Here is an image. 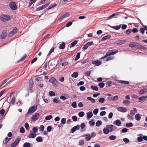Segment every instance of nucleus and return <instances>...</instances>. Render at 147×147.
<instances>
[{
    "label": "nucleus",
    "instance_id": "nucleus-40",
    "mask_svg": "<svg viewBox=\"0 0 147 147\" xmlns=\"http://www.w3.org/2000/svg\"><path fill=\"white\" fill-rule=\"evenodd\" d=\"M26 58V55L23 56L20 60L18 61V63L20 61H23Z\"/></svg>",
    "mask_w": 147,
    "mask_h": 147
},
{
    "label": "nucleus",
    "instance_id": "nucleus-30",
    "mask_svg": "<svg viewBox=\"0 0 147 147\" xmlns=\"http://www.w3.org/2000/svg\"><path fill=\"white\" fill-rule=\"evenodd\" d=\"M10 139L11 138H8L7 137H6L5 139V140L3 141V144H7Z\"/></svg>",
    "mask_w": 147,
    "mask_h": 147
},
{
    "label": "nucleus",
    "instance_id": "nucleus-44",
    "mask_svg": "<svg viewBox=\"0 0 147 147\" xmlns=\"http://www.w3.org/2000/svg\"><path fill=\"white\" fill-rule=\"evenodd\" d=\"M21 140V138H17L16 139L15 141H14V142L17 144L18 145L20 142Z\"/></svg>",
    "mask_w": 147,
    "mask_h": 147
},
{
    "label": "nucleus",
    "instance_id": "nucleus-46",
    "mask_svg": "<svg viewBox=\"0 0 147 147\" xmlns=\"http://www.w3.org/2000/svg\"><path fill=\"white\" fill-rule=\"evenodd\" d=\"M102 124L101 121H100L98 120L96 123V125L97 127H99L100 125Z\"/></svg>",
    "mask_w": 147,
    "mask_h": 147
},
{
    "label": "nucleus",
    "instance_id": "nucleus-57",
    "mask_svg": "<svg viewBox=\"0 0 147 147\" xmlns=\"http://www.w3.org/2000/svg\"><path fill=\"white\" fill-rule=\"evenodd\" d=\"M16 98L14 97H13L11 100V102L12 105H13L14 104Z\"/></svg>",
    "mask_w": 147,
    "mask_h": 147
},
{
    "label": "nucleus",
    "instance_id": "nucleus-19",
    "mask_svg": "<svg viewBox=\"0 0 147 147\" xmlns=\"http://www.w3.org/2000/svg\"><path fill=\"white\" fill-rule=\"evenodd\" d=\"M146 92H147V88H144L140 90L139 92V94H142Z\"/></svg>",
    "mask_w": 147,
    "mask_h": 147
},
{
    "label": "nucleus",
    "instance_id": "nucleus-59",
    "mask_svg": "<svg viewBox=\"0 0 147 147\" xmlns=\"http://www.w3.org/2000/svg\"><path fill=\"white\" fill-rule=\"evenodd\" d=\"M38 130V128L36 127H34L32 128V131L34 133H36Z\"/></svg>",
    "mask_w": 147,
    "mask_h": 147
},
{
    "label": "nucleus",
    "instance_id": "nucleus-3",
    "mask_svg": "<svg viewBox=\"0 0 147 147\" xmlns=\"http://www.w3.org/2000/svg\"><path fill=\"white\" fill-rule=\"evenodd\" d=\"M0 18L1 21L5 22L10 20V17L8 15H2L0 16Z\"/></svg>",
    "mask_w": 147,
    "mask_h": 147
},
{
    "label": "nucleus",
    "instance_id": "nucleus-49",
    "mask_svg": "<svg viewBox=\"0 0 147 147\" xmlns=\"http://www.w3.org/2000/svg\"><path fill=\"white\" fill-rule=\"evenodd\" d=\"M121 27V25H120L117 26H114L113 27V28L115 30H119Z\"/></svg>",
    "mask_w": 147,
    "mask_h": 147
},
{
    "label": "nucleus",
    "instance_id": "nucleus-9",
    "mask_svg": "<svg viewBox=\"0 0 147 147\" xmlns=\"http://www.w3.org/2000/svg\"><path fill=\"white\" fill-rule=\"evenodd\" d=\"M39 117V115L38 113H36L34 115L31 117V120L32 121H35L37 120Z\"/></svg>",
    "mask_w": 147,
    "mask_h": 147
},
{
    "label": "nucleus",
    "instance_id": "nucleus-58",
    "mask_svg": "<svg viewBox=\"0 0 147 147\" xmlns=\"http://www.w3.org/2000/svg\"><path fill=\"white\" fill-rule=\"evenodd\" d=\"M68 65V62L67 61H65L61 63V65L62 66H65Z\"/></svg>",
    "mask_w": 147,
    "mask_h": 147
},
{
    "label": "nucleus",
    "instance_id": "nucleus-20",
    "mask_svg": "<svg viewBox=\"0 0 147 147\" xmlns=\"http://www.w3.org/2000/svg\"><path fill=\"white\" fill-rule=\"evenodd\" d=\"M136 45H138V43L134 42H131L129 44V47L131 48H133L135 47Z\"/></svg>",
    "mask_w": 147,
    "mask_h": 147
},
{
    "label": "nucleus",
    "instance_id": "nucleus-15",
    "mask_svg": "<svg viewBox=\"0 0 147 147\" xmlns=\"http://www.w3.org/2000/svg\"><path fill=\"white\" fill-rule=\"evenodd\" d=\"M113 124L116 125L117 126H120L121 124V122L120 120L117 119L114 121Z\"/></svg>",
    "mask_w": 147,
    "mask_h": 147
},
{
    "label": "nucleus",
    "instance_id": "nucleus-7",
    "mask_svg": "<svg viewBox=\"0 0 147 147\" xmlns=\"http://www.w3.org/2000/svg\"><path fill=\"white\" fill-rule=\"evenodd\" d=\"M9 6L10 8L13 10L16 9L17 8L16 3L13 2H11L9 3Z\"/></svg>",
    "mask_w": 147,
    "mask_h": 147
},
{
    "label": "nucleus",
    "instance_id": "nucleus-27",
    "mask_svg": "<svg viewBox=\"0 0 147 147\" xmlns=\"http://www.w3.org/2000/svg\"><path fill=\"white\" fill-rule=\"evenodd\" d=\"M87 117L88 118H91L93 116V113L92 112H89L87 113Z\"/></svg>",
    "mask_w": 147,
    "mask_h": 147
},
{
    "label": "nucleus",
    "instance_id": "nucleus-45",
    "mask_svg": "<svg viewBox=\"0 0 147 147\" xmlns=\"http://www.w3.org/2000/svg\"><path fill=\"white\" fill-rule=\"evenodd\" d=\"M80 53L79 52L76 55V57L75 59V61L78 60L80 58Z\"/></svg>",
    "mask_w": 147,
    "mask_h": 147
},
{
    "label": "nucleus",
    "instance_id": "nucleus-64",
    "mask_svg": "<svg viewBox=\"0 0 147 147\" xmlns=\"http://www.w3.org/2000/svg\"><path fill=\"white\" fill-rule=\"evenodd\" d=\"M143 137L139 136L137 138V140L139 142H141L143 140Z\"/></svg>",
    "mask_w": 147,
    "mask_h": 147
},
{
    "label": "nucleus",
    "instance_id": "nucleus-6",
    "mask_svg": "<svg viewBox=\"0 0 147 147\" xmlns=\"http://www.w3.org/2000/svg\"><path fill=\"white\" fill-rule=\"evenodd\" d=\"M120 14V12H117L115 13H113L107 18V20H109L114 18H116L118 17Z\"/></svg>",
    "mask_w": 147,
    "mask_h": 147
},
{
    "label": "nucleus",
    "instance_id": "nucleus-1",
    "mask_svg": "<svg viewBox=\"0 0 147 147\" xmlns=\"http://www.w3.org/2000/svg\"><path fill=\"white\" fill-rule=\"evenodd\" d=\"M114 126L112 125H108L106 128H104L103 129V133L105 134H108L109 132L113 131V128Z\"/></svg>",
    "mask_w": 147,
    "mask_h": 147
},
{
    "label": "nucleus",
    "instance_id": "nucleus-50",
    "mask_svg": "<svg viewBox=\"0 0 147 147\" xmlns=\"http://www.w3.org/2000/svg\"><path fill=\"white\" fill-rule=\"evenodd\" d=\"M25 131L24 128L23 127H20V132L21 133H24Z\"/></svg>",
    "mask_w": 147,
    "mask_h": 147
},
{
    "label": "nucleus",
    "instance_id": "nucleus-12",
    "mask_svg": "<svg viewBox=\"0 0 147 147\" xmlns=\"http://www.w3.org/2000/svg\"><path fill=\"white\" fill-rule=\"evenodd\" d=\"M117 110L121 112H126L127 111V109L125 107H119L117 109Z\"/></svg>",
    "mask_w": 147,
    "mask_h": 147
},
{
    "label": "nucleus",
    "instance_id": "nucleus-33",
    "mask_svg": "<svg viewBox=\"0 0 147 147\" xmlns=\"http://www.w3.org/2000/svg\"><path fill=\"white\" fill-rule=\"evenodd\" d=\"M133 126V124L131 122L127 123L126 124V126L127 127H131Z\"/></svg>",
    "mask_w": 147,
    "mask_h": 147
},
{
    "label": "nucleus",
    "instance_id": "nucleus-24",
    "mask_svg": "<svg viewBox=\"0 0 147 147\" xmlns=\"http://www.w3.org/2000/svg\"><path fill=\"white\" fill-rule=\"evenodd\" d=\"M78 76V73L76 72H74L71 75L72 77H74L75 78H77Z\"/></svg>",
    "mask_w": 147,
    "mask_h": 147
},
{
    "label": "nucleus",
    "instance_id": "nucleus-17",
    "mask_svg": "<svg viewBox=\"0 0 147 147\" xmlns=\"http://www.w3.org/2000/svg\"><path fill=\"white\" fill-rule=\"evenodd\" d=\"M32 131H30V132L31 134L28 135V137L30 138H34L36 136V134L35 133H32Z\"/></svg>",
    "mask_w": 147,
    "mask_h": 147
},
{
    "label": "nucleus",
    "instance_id": "nucleus-16",
    "mask_svg": "<svg viewBox=\"0 0 147 147\" xmlns=\"http://www.w3.org/2000/svg\"><path fill=\"white\" fill-rule=\"evenodd\" d=\"M138 100L139 102L142 103L146 100V98L145 96H142L139 97Z\"/></svg>",
    "mask_w": 147,
    "mask_h": 147
},
{
    "label": "nucleus",
    "instance_id": "nucleus-13",
    "mask_svg": "<svg viewBox=\"0 0 147 147\" xmlns=\"http://www.w3.org/2000/svg\"><path fill=\"white\" fill-rule=\"evenodd\" d=\"M92 63L93 64H94L96 66H98L101 64L102 63L99 60H97V61H93L92 60Z\"/></svg>",
    "mask_w": 147,
    "mask_h": 147
},
{
    "label": "nucleus",
    "instance_id": "nucleus-14",
    "mask_svg": "<svg viewBox=\"0 0 147 147\" xmlns=\"http://www.w3.org/2000/svg\"><path fill=\"white\" fill-rule=\"evenodd\" d=\"M133 110H131L130 111V114L132 116H134L137 112V110L136 108H133Z\"/></svg>",
    "mask_w": 147,
    "mask_h": 147
},
{
    "label": "nucleus",
    "instance_id": "nucleus-18",
    "mask_svg": "<svg viewBox=\"0 0 147 147\" xmlns=\"http://www.w3.org/2000/svg\"><path fill=\"white\" fill-rule=\"evenodd\" d=\"M111 37L110 35H108L103 37L101 39V41H104L108 39H110Z\"/></svg>",
    "mask_w": 147,
    "mask_h": 147
},
{
    "label": "nucleus",
    "instance_id": "nucleus-22",
    "mask_svg": "<svg viewBox=\"0 0 147 147\" xmlns=\"http://www.w3.org/2000/svg\"><path fill=\"white\" fill-rule=\"evenodd\" d=\"M86 127V125L85 123H81L80 125V127L82 129V130H81V131H84L85 130V129L83 130V129H84Z\"/></svg>",
    "mask_w": 147,
    "mask_h": 147
},
{
    "label": "nucleus",
    "instance_id": "nucleus-51",
    "mask_svg": "<svg viewBox=\"0 0 147 147\" xmlns=\"http://www.w3.org/2000/svg\"><path fill=\"white\" fill-rule=\"evenodd\" d=\"M128 129L126 128H123L121 131V133H125L127 131Z\"/></svg>",
    "mask_w": 147,
    "mask_h": 147
},
{
    "label": "nucleus",
    "instance_id": "nucleus-53",
    "mask_svg": "<svg viewBox=\"0 0 147 147\" xmlns=\"http://www.w3.org/2000/svg\"><path fill=\"white\" fill-rule=\"evenodd\" d=\"M49 94L50 96H53L55 95V93L53 91L49 92Z\"/></svg>",
    "mask_w": 147,
    "mask_h": 147
},
{
    "label": "nucleus",
    "instance_id": "nucleus-31",
    "mask_svg": "<svg viewBox=\"0 0 147 147\" xmlns=\"http://www.w3.org/2000/svg\"><path fill=\"white\" fill-rule=\"evenodd\" d=\"M57 5L56 3L52 4V5H50L48 7L47 9H51L53 8V7L56 6Z\"/></svg>",
    "mask_w": 147,
    "mask_h": 147
},
{
    "label": "nucleus",
    "instance_id": "nucleus-62",
    "mask_svg": "<svg viewBox=\"0 0 147 147\" xmlns=\"http://www.w3.org/2000/svg\"><path fill=\"white\" fill-rule=\"evenodd\" d=\"M5 111V110L3 109H2L0 110V114L1 115V116H3L4 115Z\"/></svg>",
    "mask_w": 147,
    "mask_h": 147
},
{
    "label": "nucleus",
    "instance_id": "nucleus-11",
    "mask_svg": "<svg viewBox=\"0 0 147 147\" xmlns=\"http://www.w3.org/2000/svg\"><path fill=\"white\" fill-rule=\"evenodd\" d=\"M7 32L5 30H4L2 32V33L0 36V38L1 39H3L5 38L7 35Z\"/></svg>",
    "mask_w": 147,
    "mask_h": 147
},
{
    "label": "nucleus",
    "instance_id": "nucleus-34",
    "mask_svg": "<svg viewBox=\"0 0 147 147\" xmlns=\"http://www.w3.org/2000/svg\"><path fill=\"white\" fill-rule=\"evenodd\" d=\"M87 99L90 100L91 102L93 103H94L95 102V100L93 98L90 97H88L87 98Z\"/></svg>",
    "mask_w": 147,
    "mask_h": 147
},
{
    "label": "nucleus",
    "instance_id": "nucleus-2",
    "mask_svg": "<svg viewBox=\"0 0 147 147\" xmlns=\"http://www.w3.org/2000/svg\"><path fill=\"white\" fill-rule=\"evenodd\" d=\"M49 82L53 84V86L54 87H57L58 86V82L56 79L54 77H52L49 80Z\"/></svg>",
    "mask_w": 147,
    "mask_h": 147
},
{
    "label": "nucleus",
    "instance_id": "nucleus-36",
    "mask_svg": "<svg viewBox=\"0 0 147 147\" xmlns=\"http://www.w3.org/2000/svg\"><path fill=\"white\" fill-rule=\"evenodd\" d=\"M91 136L90 134H86V136L85 137V140L87 141H88L90 140Z\"/></svg>",
    "mask_w": 147,
    "mask_h": 147
},
{
    "label": "nucleus",
    "instance_id": "nucleus-42",
    "mask_svg": "<svg viewBox=\"0 0 147 147\" xmlns=\"http://www.w3.org/2000/svg\"><path fill=\"white\" fill-rule=\"evenodd\" d=\"M98 100L99 102L102 103H104L105 101V99L103 97L100 98Z\"/></svg>",
    "mask_w": 147,
    "mask_h": 147
},
{
    "label": "nucleus",
    "instance_id": "nucleus-10",
    "mask_svg": "<svg viewBox=\"0 0 147 147\" xmlns=\"http://www.w3.org/2000/svg\"><path fill=\"white\" fill-rule=\"evenodd\" d=\"M80 128V126L79 125H78L72 128L71 129V132L72 133H74L76 130H79Z\"/></svg>",
    "mask_w": 147,
    "mask_h": 147
},
{
    "label": "nucleus",
    "instance_id": "nucleus-47",
    "mask_svg": "<svg viewBox=\"0 0 147 147\" xmlns=\"http://www.w3.org/2000/svg\"><path fill=\"white\" fill-rule=\"evenodd\" d=\"M52 117V115H48V116H47L45 117V119L46 120H49L51 119Z\"/></svg>",
    "mask_w": 147,
    "mask_h": 147
},
{
    "label": "nucleus",
    "instance_id": "nucleus-38",
    "mask_svg": "<svg viewBox=\"0 0 147 147\" xmlns=\"http://www.w3.org/2000/svg\"><path fill=\"white\" fill-rule=\"evenodd\" d=\"M65 44L64 42H63V43L61 44L59 46V48L60 49H63L65 47Z\"/></svg>",
    "mask_w": 147,
    "mask_h": 147
},
{
    "label": "nucleus",
    "instance_id": "nucleus-56",
    "mask_svg": "<svg viewBox=\"0 0 147 147\" xmlns=\"http://www.w3.org/2000/svg\"><path fill=\"white\" fill-rule=\"evenodd\" d=\"M54 47H52L51 49H50V51H49V52L48 54L47 55L48 56H49L51 54L53 51L54 50Z\"/></svg>",
    "mask_w": 147,
    "mask_h": 147
},
{
    "label": "nucleus",
    "instance_id": "nucleus-28",
    "mask_svg": "<svg viewBox=\"0 0 147 147\" xmlns=\"http://www.w3.org/2000/svg\"><path fill=\"white\" fill-rule=\"evenodd\" d=\"M116 136L114 135H111L109 136V139L111 140H114L116 139Z\"/></svg>",
    "mask_w": 147,
    "mask_h": 147
},
{
    "label": "nucleus",
    "instance_id": "nucleus-60",
    "mask_svg": "<svg viewBox=\"0 0 147 147\" xmlns=\"http://www.w3.org/2000/svg\"><path fill=\"white\" fill-rule=\"evenodd\" d=\"M52 129V126H49L47 127V131L48 132H50L51 131Z\"/></svg>",
    "mask_w": 147,
    "mask_h": 147
},
{
    "label": "nucleus",
    "instance_id": "nucleus-26",
    "mask_svg": "<svg viewBox=\"0 0 147 147\" xmlns=\"http://www.w3.org/2000/svg\"><path fill=\"white\" fill-rule=\"evenodd\" d=\"M36 140L38 142H42L43 140L41 137L38 136L36 138Z\"/></svg>",
    "mask_w": 147,
    "mask_h": 147
},
{
    "label": "nucleus",
    "instance_id": "nucleus-37",
    "mask_svg": "<svg viewBox=\"0 0 147 147\" xmlns=\"http://www.w3.org/2000/svg\"><path fill=\"white\" fill-rule=\"evenodd\" d=\"M70 16V14L69 13H66L64 14L61 17H62V19H64L65 18H67L69 16Z\"/></svg>",
    "mask_w": 147,
    "mask_h": 147
},
{
    "label": "nucleus",
    "instance_id": "nucleus-23",
    "mask_svg": "<svg viewBox=\"0 0 147 147\" xmlns=\"http://www.w3.org/2000/svg\"><path fill=\"white\" fill-rule=\"evenodd\" d=\"M78 42V41L77 40H76L71 42V46H70V47L71 48L72 47H74L77 43Z\"/></svg>",
    "mask_w": 147,
    "mask_h": 147
},
{
    "label": "nucleus",
    "instance_id": "nucleus-54",
    "mask_svg": "<svg viewBox=\"0 0 147 147\" xmlns=\"http://www.w3.org/2000/svg\"><path fill=\"white\" fill-rule=\"evenodd\" d=\"M98 85L101 88H102L105 86V84L103 82H101L98 84Z\"/></svg>",
    "mask_w": 147,
    "mask_h": 147
},
{
    "label": "nucleus",
    "instance_id": "nucleus-43",
    "mask_svg": "<svg viewBox=\"0 0 147 147\" xmlns=\"http://www.w3.org/2000/svg\"><path fill=\"white\" fill-rule=\"evenodd\" d=\"M84 144V140H80L79 141V146H83Z\"/></svg>",
    "mask_w": 147,
    "mask_h": 147
},
{
    "label": "nucleus",
    "instance_id": "nucleus-32",
    "mask_svg": "<svg viewBox=\"0 0 147 147\" xmlns=\"http://www.w3.org/2000/svg\"><path fill=\"white\" fill-rule=\"evenodd\" d=\"M31 144L29 142H25L23 144V147H30Z\"/></svg>",
    "mask_w": 147,
    "mask_h": 147
},
{
    "label": "nucleus",
    "instance_id": "nucleus-41",
    "mask_svg": "<svg viewBox=\"0 0 147 147\" xmlns=\"http://www.w3.org/2000/svg\"><path fill=\"white\" fill-rule=\"evenodd\" d=\"M71 106L74 108H76L77 107V103L76 101L74 102L71 104Z\"/></svg>",
    "mask_w": 147,
    "mask_h": 147
},
{
    "label": "nucleus",
    "instance_id": "nucleus-25",
    "mask_svg": "<svg viewBox=\"0 0 147 147\" xmlns=\"http://www.w3.org/2000/svg\"><path fill=\"white\" fill-rule=\"evenodd\" d=\"M123 103L126 106H128L130 104V102L129 101L127 100H125L123 101Z\"/></svg>",
    "mask_w": 147,
    "mask_h": 147
},
{
    "label": "nucleus",
    "instance_id": "nucleus-63",
    "mask_svg": "<svg viewBox=\"0 0 147 147\" xmlns=\"http://www.w3.org/2000/svg\"><path fill=\"white\" fill-rule=\"evenodd\" d=\"M91 72L90 71H87L85 72V75L87 76H89Z\"/></svg>",
    "mask_w": 147,
    "mask_h": 147
},
{
    "label": "nucleus",
    "instance_id": "nucleus-35",
    "mask_svg": "<svg viewBox=\"0 0 147 147\" xmlns=\"http://www.w3.org/2000/svg\"><path fill=\"white\" fill-rule=\"evenodd\" d=\"M114 58V57L113 56H107L106 59L105 60V61H109L113 59Z\"/></svg>",
    "mask_w": 147,
    "mask_h": 147
},
{
    "label": "nucleus",
    "instance_id": "nucleus-29",
    "mask_svg": "<svg viewBox=\"0 0 147 147\" xmlns=\"http://www.w3.org/2000/svg\"><path fill=\"white\" fill-rule=\"evenodd\" d=\"M53 101L56 103H60L61 102L60 99L58 98H54L53 100Z\"/></svg>",
    "mask_w": 147,
    "mask_h": 147
},
{
    "label": "nucleus",
    "instance_id": "nucleus-39",
    "mask_svg": "<svg viewBox=\"0 0 147 147\" xmlns=\"http://www.w3.org/2000/svg\"><path fill=\"white\" fill-rule=\"evenodd\" d=\"M91 88L93 90H95L98 91V87L96 86H91Z\"/></svg>",
    "mask_w": 147,
    "mask_h": 147
},
{
    "label": "nucleus",
    "instance_id": "nucleus-61",
    "mask_svg": "<svg viewBox=\"0 0 147 147\" xmlns=\"http://www.w3.org/2000/svg\"><path fill=\"white\" fill-rule=\"evenodd\" d=\"M127 117L128 119H129L131 121L133 120L134 118L131 116L129 115H128L127 116Z\"/></svg>",
    "mask_w": 147,
    "mask_h": 147
},
{
    "label": "nucleus",
    "instance_id": "nucleus-4",
    "mask_svg": "<svg viewBox=\"0 0 147 147\" xmlns=\"http://www.w3.org/2000/svg\"><path fill=\"white\" fill-rule=\"evenodd\" d=\"M118 52V50L117 49H113L110 50L108 51L106 54L107 56L113 55L115 54Z\"/></svg>",
    "mask_w": 147,
    "mask_h": 147
},
{
    "label": "nucleus",
    "instance_id": "nucleus-21",
    "mask_svg": "<svg viewBox=\"0 0 147 147\" xmlns=\"http://www.w3.org/2000/svg\"><path fill=\"white\" fill-rule=\"evenodd\" d=\"M141 115L140 114H136L135 115V118L137 121H139L141 118Z\"/></svg>",
    "mask_w": 147,
    "mask_h": 147
},
{
    "label": "nucleus",
    "instance_id": "nucleus-5",
    "mask_svg": "<svg viewBox=\"0 0 147 147\" xmlns=\"http://www.w3.org/2000/svg\"><path fill=\"white\" fill-rule=\"evenodd\" d=\"M37 109V107L36 106H32V107H30L29 109L28 112L27 114H31L34 112Z\"/></svg>",
    "mask_w": 147,
    "mask_h": 147
},
{
    "label": "nucleus",
    "instance_id": "nucleus-55",
    "mask_svg": "<svg viewBox=\"0 0 147 147\" xmlns=\"http://www.w3.org/2000/svg\"><path fill=\"white\" fill-rule=\"evenodd\" d=\"M66 120L65 118H62L61 120V123L63 124V125H64L66 123Z\"/></svg>",
    "mask_w": 147,
    "mask_h": 147
},
{
    "label": "nucleus",
    "instance_id": "nucleus-8",
    "mask_svg": "<svg viewBox=\"0 0 147 147\" xmlns=\"http://www.w3.org/2000/svg\"><path fill=\"white\" fill-rule=\"evenodd\" d=\"M126 42V41L124 40H117L115 42V44L118 45H121L124 44Z\"/></svg>",
    "mask_w": 147,
    "mask_h": 147
},
{
    "label": "nucleus",
    "instance_id": "nucleus-52",
    "mask_svg": "<svg viewBox=\"0 0 147 147\" xmlns=\"http://www.w3.org/2000/svg\"><path fill=\"white\" fill-rule=\"evenodd\" d=\"M84 115V113L83 111H81L78 113V115L80 117H83Z\"/></svg>",
    "mask_w": 147,
    "mask_h": 147
},
{
    "label": "nucleus",
    "instance_id": "nucleus-48",
    "mask_svg": "<svg viewBox=\"0 0 147 147\" xmlns=\"http://www.w3.org/2000/svg\"><path fill=\"white\" fill-rule=\"evenodd\" d=\"M89 123L92 126L94 125L95 124L94 119H92L89 122Z\"/></svg>",
    "mask_w": 147,
    "mask_h": 147
}]
</instances>
